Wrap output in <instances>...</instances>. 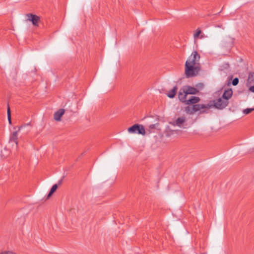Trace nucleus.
I'll return each mask as SVG.
<instances>
[{
    "mask_svg": "<svg viewBox=\"0 0 254 254\" xmlns=\"http://www.w3.org/2000/svg\"><path fill=\"white\" fill-rule=\"evenodd\" d=\"M197 72V66L196 65L190 64L189 63H186L185 74L187 77H190L196 75Z\"/></svg>",
    "mask_w": 254,
    "mask_h": 254,
    "instance_id": "nucleus-1",
    "label": "nucleus"
},
{
    "mask_svg": "<svg viewBox=\"0 0 254 254\" xmlns=\"http://www.w3.org/2000/svg\"><path fill=\"white\" fill-rule=\"evenodd\" d=\"M234 38L230 36L225 37L221 42V47L230 52L234 46Z\"/></svg>",
    "mask_w": 254,
    "mask_h": 254,
    "instance_id": "nucleus-2",
    "label": "nucleus"
},
{
    "mask_svg": "<svg viewBox=\"0 0 254 254\" xmlns=\"http://www.w3.org/2000/svg\"><path fill=\"white\" fill-rule=\"evenodd\" d=\"M127 130L130 133H138L142 135L145 134V130L143 126L138 124H134L129 127Z\"/></svg>",
    "mask_w": 254,
    "mask_h": 254,
    "instance_id": "nucleus-3",
    "label": "nucleus"
},
{
    "mask_svg": "<svg viewBox=\"0 0 254 254\" xmlns=\"http://www.w3.org/2000/svg\"><path fill=\"white\" fill-rule=\"evenodd\" d=\"M200 59V55L198 54L197 52H193L191 55L189 57L188 60L186 63H189L190 64L196 65L197 62L199 61Z\"/></svg>",
    "mask_w": 254,
    "mask_h": 254,
    "instance_id": "nucleus-4",
    "label": "nucleus"
},
{
    "mask_svg": "<svg viewBox=\"0 0 254 254\" xmlns=\"http://www.w3.org/2000/svg\"><path fill=\"white\" fill-rule=\"evenodd\" d=\"M229 104V101L225 100L223 98H220L214 101V105L216 108L223 109L225 108Z\"/></svg>",
    "mask_w": 254,
    "mask_h": 254,
    "instance_id": "nucleus-5",
    "label": "nucleus"
},
{
    "mask_svg": "<svg viewBox=\"0 0 254 254\" xmlns=\"http://www.w3.org/2000/svg\"><path fill=\"white\" fill-rule=\"evenodd\" d=\"M27 20L31 21L32 24L35 27L39 26V23L40 21V18L39 16L32 13H28L26 15Z\"/></svg>",
    "mask_w": 254,
    "mask_h": 254,
    "instance_id": "nucleus-6",
    "label": "nucleus"
},
{
    "mask_svg": "<svg viewBox=\"0 0 254 254\" xmlns=\"http://www.w3.org/2000/svg\"><path fill=\"white\" fill-rule=\"evenodd\" d=\"M210 108L209 104H194L192 108L191 113H194L195 112L200 111L202 109H208Z\"/></svg>",
    "mask_w": 254,
    "mask_h": 254,
    "instance_id": "nucleus-7",
    "label": "nucleus"
},
{
    "mask_svg": "<svg viewBox=\"0 0 254 254\" xmlns=\"http://www.w3.org/2000/svg\"><path fill=\"white\" fill-rule=\"evenodd\" d=\"M183 87L181 88L178 93V98L179 100L184 104H185L186 100H187V96L188 94L185 91Z\"/></svg>",
    "mask_w": 254,
    "mask_h": 254,
    "instance_id": "nucleus-8",
    "label": "nucleus"
},
{
    "mask_svg": "<svg viewBox=\"0 0 254 254\" xmlns=\"http://www.w3.org/2000/svg\"><path fill=\"white\" fill-rule=\"evenodd\" d=\"M183 88H184L185 90H186L185 91L187 92L188 95L195 94L198 92L196 88L191 87L190 86H184Z\"/></svg>",
    "mask_w": 254,
    "mask_h": 254,
    "instance_id": "nucleus-9",
    "label": "nucleus"
},
{
    "mask_svg": "<svg viewBox=\"0 0 254 254\" xmlns=\"http://www.w3.org/2000/svg\"><path fill=\"white\" fill-rule=\"evenodd\" d=\"M186 122V118L185 117H181L178 118L175 122H173L172 125L173 126H177L179 127H182L183 125Z\"/></svg>",
    "mask_w": 254,
    "mask_h": 254,
    "instance_id": "nucleus-10",
    "label": "nucleus"
},
{
    "mask_svg": "<svg viewBox=\"0 0 254 254\" xmlns=\"http://www.w3.org/2000/svg\"><path fill=\"white\" fill-rule=\"evenodd\" d=\"M200 101V98L196 96H191L190 98L187 99L185 103V105H191V104H195L199 102Z\"/></svg>",
    "mask_w": 254,
    "mask_h": 254,
    "instance_id": "nucleus-11",
    "label": "nucleus"
},
{
    "mask_svg": "<svg viewBox=\"0 0 254 254\" xmlns=\"http://www.w3.org/2000/svg\"><path fill=\"white\" fill-rule=\"evenodd\" d=\"M64 113V110L60 109L54 114V119L57 121H60L61 120L62 116Z\"/></svg>",
    "mask_w": 254,
    "mask_h": 254,
    "instance_id": "nucleus-12",
    "label": "nucleus"
},
{
    "mask_svg": "<svg viewBox=\"0 0 254 254\" xmlns=\"http://www.w3.org/2000/svg\"><path fill=\"white\" fill-rule=\"evenodd\" d=\"M232 94V90L231 89H228L227 90H225L222 95V98L225 100L228 101V100L231 98Z\"/></svg>",
    "mask_w": 254,
    "mask_h": 254,
    "instance_id": "nucleus-13",
    "label": "nucleus"
},
{
    "mask_svg": "<svg viewBox=\"0 0 254 254\" xmlns=\"http://www.w3.org/2000/svg\"><path fill=\"white\" fill-rule=\"evenodd\" d=\"M247 85L248 86H251L254 85V72H250L248 78L247 80Z\"/></svg>",
    "mask_w": 254,
    "mask_h": 254,
    "instance_id": "nucleus-14",
    "label": "nucleus"
},
{
    "mask_svg": "<svg viewBox=\"0 0 254 254\" xmlns=\"http://www.w3.org/2000/svg\"><path fill=\"white\" fill-rule=\"evenodd\" d=\"M9 141H13L16 146L18 145V131L13 132L10 137Z\"/></svg>",
    "mask_w": 254,
    "mask_h": 254,
    "instance_id": "nucleus-15",
    "label": "nucleus"
},
{
    "mask_svg": "<svg viewBox=\"0 0 254 254\" xmlns=\"http://www.w3.org/2000/svg\"><path fill=\"white\" fill-rule=\"evenodd\" d=\"M178 87L177 86H175L173 87L172 89L170 90L168 93L167 94L168 97L170 98H173L175 97L177 92Z\"/></svg>",
    "mask_w": 254,
    "mask_h": 254,
    "instance_id": "nucleus-16",
    "label": "nucleus"
},
{
    "mask_svg": "<svg viewBox=\"0 0 254 254\" xmlns=\"http://www.w3.org/2000/svg\"><path fill=\"white\" fill-rule=\"evenodd\" d=\"M58 187V186L57 184H55L52 186L50 192L47 195V198H49L56 191Z\"/></svg>",
    "mask_w": 254,
    "mask_h": 254,
    "instance_id": "nucleus-17",
    "label": "nucleus"
},
{
    "mask_svg": "<svg viewBox=\"0 0 254 254\" xmlns=\"http://www.w3.org/2000/svg\"><path fill=\"white\" fill-rule=\"evenodd\" d=\"M7 118H8V122L10 124H11V113H10V107L9 106V105L8 104L7 105Z\"/></svg>",
    "mask_w": 254,
    "mask_h": 254,
    "instance_id": "nucleus-18",
    "label": "nucleus"
},
{
    "mask_svg": "<svg viewBox=\"0 0 254 254\" xmlns=\"http://www.w3.org/2000/svg\"><path fill=\"white\" fill-rule=\"evenodd\" d=\"M254 111V108H247L246 109L243 110V113L245 115H248L251 113L252 112Z\"/></svg>",
    "mask_w": 254,
    "mask_h": 254,
    "instance_id": "nucleus-19",
    "label": "nucleus"
},
{
    "mask_svg": "<svg viewBox=\"0 0 254 254\" xmlns=\"http://www.w3.org/2000/svg\"><path fill=\"white\" fill-rule=\"evenodd\" d=\"M201 33V31L199 29H197L196 30V32L194 34V38L197 39L198 38L199 35Z\"/></svg>",
    "mask_w": 254,
    "mask_h": 254,
    "instance_id": "nucleus-20",
    "label": "nucleus"
},
{
    "mask_svg": "<svg viewBox=\"0 0 254 254\" xmlns=\"http://www.w3.org/2000/svg\"><path fill=\"white\" fill-rule=\"evenodd\" d=\"M232 83V84L234 86H236V85H238V84L239 83V79H238V78H237V77L235 78L233 80Z\"/></svg>",
    "mask_w": 254,
    "mask_h": 254,
    "instance_id": "nucleus-21",
    "label": "nucleus"
},
{
    "mask_svg": "<svg viewBox=\"0 0 254 254\" xmlns=\"http://www.w3.org/2000/svg\"><path fill=\"white\" fill-rule=\"evenodd\" d=\"M0 254H16L15 253L12 251H4L2 252Z\"/></svg>",
    "mask_w": 254,
    "mask_h": 254,
    "instance_id": "nucleus-22",
    "label": "nucleus"
},
{
    "mask_svg": "<svg viewBox=\"0 0 254 254\" xmlns=\"http://www.w3.org/2000/svg\"><path fill=\"white\" fill-rule=\"evenodd\" d=\"M185 111L188 113L191 114V112L192 111V108L191 109L189 106H187L185 108Z\"/></svg>",
    "mask_w": 254,
    "mask_h": 254,
    "instance_id": "nucleus-23",
    "label": "nucleus"
},
{
    "mask_svg": "<svg viewBox=\"0 0 254 254\" xmlns=\"http://www.w3.org/2000/svg\"><path fill=\"white\" fill-rule=\"evenodd\" d=\"M250 86V88H249L250 91H251L252 92L254 93V85H251Z\"/></svg>",
    "mask_w": 254,
    "mask_h": 254,
    "instance_id": "nucleus-24",
    "label": "nucleus"
},
{
    "mask_svg": "<svg viewBox=\"0 0 254 254\" xmlns=\"http://www.w3.org/2000/svg\"><path fill=\"white\" fill-rule=\"evenodd\" d=\"M155 127H156V125L155 124H152V125H149V128L150 129H154V128H155Z\"/></svg>",
    "mask_w": 254,
    "mask_h": 254,
    "instance_id": "nucleus-25",
    "label": "nucleus"
},
{
    "mask_svg": "<svg viewBox=\"0 0 254 254\" xmlns=\"http://www.w3.org/2000/svg\"><path fill=\"white\" fill-rule=\"evenodd\" d=\"M23 127L22 126H20V127H18V130L17 131H18V132L20 130L21 128L22 127Z\"/></svg>",
    "mask_w": 254,
    "mask_h": 254,
    "instance_id": "nucleus-26",
    "label": "nucleus"
},
{
    "mask_svg": "<svg viewBox=\"0 0 254 254\" xmlns=\"http://www.w3.org/2000/svg\"><path fill=\"white\" fill-rule=\"evenodd\" d=\"M62 182H63V180H62V179H61V180H60V181H59V182H58V184H59V185H61V184H62Z\"/></svg>",
    "mask_w": 254,
    "mask_h": 254,
    "instance_id": "nucleus-27",
    "label": "nucleus"
},
{
    "mask_svg": "<svg viewBox=\"0 0 254 254\" xmlns=\"http://www.w3.org/2000/svg\"><path fill=\"white\" fill-rule=\"evenodd\" d=\"M203 36L202 35H201V36H200V38H203Z\"/></svg>",
    "mask_w": 254,
    "mask_h": 254,
    "instance_id": "nucleus-28",
    "label": "nucleus"
}]
</instances>
